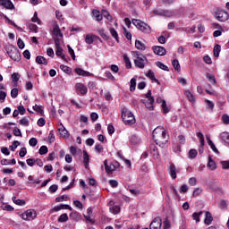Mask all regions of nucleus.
<instances>
[{
  "label": "nucleus",
  "mask_w": 229,
  "mask_h": 229,
  "mask_svg": "<svg viewBox=\"0 0 229 229\" xmlns=\"http://www.w3.org/2000/svg\"><path fill=\"white\" fill-rule=\"evenodd\" d=\"M131 143L133 144L134 146H136L137 144H140V138H139V136L137 135H132L131 137Z\"/></svg>",
  "instance_id": "36"
},
{
  "label": "nucleus",
  "mask_w": 229,
  "mask_h": 229,
  "mask_svg": "<svg viewBox=\"0 0 229 229\" xmlns=\"http://www.w3.org/2000/svg\"><path fill=\"white\" fill-rule=\"evenodd\" d=\"M222 169H229V161H221Z\"/></svg>",
  "instance_id": "64"
},
{
  "label": "nucleus",
  "mask_w": 229,
  "mask_h": 229,
  "mask_svg": "<svg viewBox=\"0 0 229 229\" xmlns=\"http://www.w3.org/2000/svg\"><path fill=\"white\" fill-rule=\"evenodd\" d=\"M156 65L159 69H162V71H169V67H167V65L164 64L162 62H157Z\"/></svg>",
  "instance_id": "45"
},
{
  "label": "nucleus",
  "mask_w": 229,
  "mask_h": 229,
  "mask_svg": "<svg viewBox=\"0 0 229 229\" xmlns=\"http://www.w3.org/2000/svg\"><path fill=\"white\" fill-rule=\"evenodd\" d=\"M17 96H19V89L14 88L11 90V97L13 98V99H15Z\"/></svg>",
  "instance_id": "61"
},
{
  "label": "nucleus",
  "mask_w": 229,
  "mask_h": 229,
  "mask_svg": "<svg viewBox=\"0 0 229 229\" xmlns=\"http://www.w3.org/2000/svg\"><path fill=\"white\" fill-rule=\"evenodd\" d=\"M60 135L64 137V139H69V131L64 128V126L61 123V127L58 129Z\"/></svg>",
  "instance_id": "20"
},
{
  "label": "nucleus",
  "mask_w": 229,
  "mask_h": 229,
  "mask_svg": "<svg viewBox=\"0 0 229 229\" xmlns=\"http://www.w3.org/2000/svg\"><path fill=\"white\" fill-rule=\"evenodd\" d=\"M184 96H186L190 103H196V98H194V95L189 89L184 90Z\"/></svg>",
  "instance_id": "22"
},
{
  "label": "nucleus",
  "mask_w": 229,
  "mask_h": 229,
  "mask_svg": "<svg viewBox=\"0 0 229 229\" xmlns=\"http://www.w3.org/2000/svg\"><path fill=\"white\" fill-rule=\"evenodd\" d=\"M132 55H134V65H136L139 69H144L146 67V62H148V58L144 56L139 51H132Z\"/></svg>",
  "instance_id": "3"
},
{
  "label": "nucleus",
  "mask_w": 229,
  "mask_h": 229,
  "mask_svg": "<svg viewBox=\"0 0 229 229\" xmlns=\"http://www.w3.org/2000/svg\"><path fill=\"white\" fill-rule=\"evenodd\" d=\"M4 19H5V22H7L8 24H11V26H14V28H17V30H20V31H22V28L17 26V24H15L13 21L10 20L8 16L4 15Z\"/></svg>",
  "instance_id": "32"
},
{
  "label": "nucleus",
  "mask_w": 229,
  "mask_h": 229,
  "mask_svg": "<svg viewBox=\"0 0 229 229\" xmlns=\"http://www.w3.org/2000/svg\"><path fill=\"white\" fill-rule=\"evenodd\" d=\"M32 22H36L37 24H42V21H40V19H38V14L37 13V12L34 13V15L31 19Z\"/></svg>",
  "instance_id": "52"
},
{
  "label": "nucleus",
  "mask_w": 229,
  "mask_h": 229,
  "mask_svg": "<svg viewBox=\"0 0 229 229\" xmlns=\"http://www.w3.org/2000/svg\"><path fill=\"white\" fill-rule=\"evenodd\" d=\"M206 139H207L208 144L211 148L212 151H214V153H216V155H219V150L217 149V148L216 147V144H214L212 140H210V137L207 136Z\"/></svg>",
  "instance_id": "18"
},
{
  "label": "nucleus",
  "mask_w": 229,
  "mask_h": 229,
  "mask_svg": "<svg viewBox=\"0 0 229 229\" xmlns=\"http://www.w3.org/2000/svg\"><path fill=\"white\" fill-rule=\"evenodd\" d=\"M0 4L8 10H13V4L10 0H0Z\"/></svg>",
  "instance_id": "17"
},
{
  "label": "nucleus",
  "mask_w": 229,
  "mask_h": 229,
  "mask_svg": "<svg viewBox=\"0 0 229 229\" xmlns=\"http://www.w3.org/2000/svg\"><path fill=\"white\" fill-rule=\"evenodd\" d=\"M123 35L127 38V40H131V32L128 31L126 27H123Z\"/></svg>",
  "instance_id": "58"
},
{
  "label": "nucleus",
  "mask_w": 229,
  "mask_h": 229,
  "mask_svg": "<svg viewBox=\"0 0 229 229\" xmlns=\"http://www.w3.org/2000/svg\"><path fill=\"white\" fill-rule=\"evenodd\" d=\"M7 55L13 60L14 62H19L21 60V53L19 52V49L17 47L10 45L6 47Z\"/></svg>",
  "instance_id": "5"
},
{
  "label": "nucleus",
  "mask_w": 229,
  "mask_h": 229,
  "mask_svg": "<svg viewBox=\"0 0 229 229\" xmlns=\"http://www.w3.org/2000/svg\"><path fill=\"white\" fill-rule=\"evenodd\" d=\"M122 119L127 126H131V124H135L136 122L133 113L126 108H123L122 111Z\"/></svg>",
  "instance_id": "2"
},
{
  "label": "nucleus",
  "mask_w": 229,
  "mask_h": 229,
  "mask_svg": "<svg viewBox=\"0 0 229 229\" xmlns=\"http://www.w3.org/2000/svg\"><path fill=\"white\" fill-rule=\"evenodd\" d=\"M150 229H162V218L157 216L149 225Z\"/></svg>",
  "instance_id": "11"
},
{
  "label": "nucleus",
  "mask_w": 229,
  "mask_h": 229,
  "mask_svg": "<svg viewBox=\"0 0 229 229\" xmlns=\"http://www.w3.org/2000/svg\"><path fill=\"white\" fill-rule=\"evenodd\" d=\"M196 157H198V150L194 149V148H191L190 151H189V157L190 158H196Z\"/></svg>",
  "instance_id": "55"
},
{
  "label": "nucleus",
  "mask_w": 229,
  "mask_h": 229,
  "mask_svg": "<svg viewBox=\"0 0 229 229\" xmlns=\"http://www.w3.org/2000/svg\"><path fill=\"white\" fill-rule=\"evenodd\" d=\"M214 56L216 58H219V53H221V46L220 45H216L213 49Z\"/></svg>",
  "instance_id": "39"
},
{
  "label": "nucleus",
  "mask_w": 229,
  "mask_h": 229,
  "mask_svg": "<svg viewBox=\"0 0 229 229\" xmlns=\"http://www.w3.org/2000/svg\"><path fill=\"white\" fill-rule=\"evenodd\" d=\"M205 103L207 104V108H209V110H211V112L214 110V102L208 100V99H206L205 100Z\"/></svg>",
  "instance_id": "59"
},
{
  "label": "nucleus",
  "mask_w": 229,
  "mask_h": 229,
  "mask_svg": "<svg viewBox=\"0 0 229 229\" xmlns=\"http://www.w3.org/2000/svg\"><path fill=\"white\" fill-rule=\"evenodd\" d=\"M218 207L221 210H226V208H228V206L226 205V200H220Z\"/></svg>",
  "instance_id": "57"
},
{
  "label": "nucleus",
  "mask_w": 229,
  "mask_h": 229,
  "mask_svg": "<svg viewBox=\"0 0 229 229\" xmlns=\"http://www.w3.org/2000/svg\"><path fill=\"white\" fill-rule=\"evenodd\" d=\"M206 78L213 85L216 84V76H214V74L207 73Z\"/></svg>",
  "instance_id": "50"
},
{
  "label": "nucleus",
  "mask_w": 229,
  "mask_h": 229,
  "mask_svg": "<svg viewBox=\"0 0 229 229\" xmlns=\"http://www.w3.org/2000/svg\"><path fill=\"white\" fill-rule=\"evenodd\" d=\"M28 181L30 185H38L40 183V179H35L33 175H29Z\"/></svg>",
  "instance_id": "26"
},
{
  "label": "nucleus",
  "mask_w": 229,
  "mask_h": 229,
  "mask_svg": "<svg viewBox=\"0 0 229 229\" xmlns=\"http://www.w3.org/2000/svg\"><path fill=\"white\" fill-rule=\"evenodd\" d=\"M146 76L147 78H149V80H151L152 81H155L156 83H159L158 80L155 78V72H153V71L148 70Z\"/></svg>",
  "instance_id": "28"
},
{
  "label": "nucleus",
  "mask_w": 229,
  "mask_h": 229,
  "mask_svg": "<svg viewBox=\"0 0 229 229\" xmlns=\"http://www.w3.org/2000/svg\"><path fill=\"white\" fill-rule=\"evenodd\" d=\"M215 17L220 22H225V21H228L229 14L225 10L216 9V11L215 12Z\"/></svg>",
  "instance_id": "7"
},
{
  "label": "nucleus",
  "mask_w": 229,
  "mask_h": 229,
  "mask_svg": "<svg viewBox=\"0 0 229 229\" xmlns=\"http://www.w3.org/2000/svg\"><path fill=\"white\" fill-rule=\"evenodd\" d=\"M47 151H49V149L47 148V146L43 145L40 147L38 153L39 155H47Z\"/></svg>",
  "instance_id": "48"
},
{
  "label": "nucleus",
  "mask_w": 229,
  "mask_h": 229,
  "mask_svg": "<svg viewBox=\"0 0 229 229\" xmlns=\"http://www.w3.org/2000/svg\"><path fill=\"white\" fill-rule=\"evenodd\" d=\"M153 52L155 55H157V56H165V55L167 53L165 48L160 46L153 47Z\"/></svg>",
  "instance_id": "12"
},
{
  "label": "nucleus",
  "mask_w": 229,
  "mask_h": 229,
  "mask_svg": "<svg viewBox=\"0 0 229 229\" xmlns=\"http://www.w3.org/2000/svg\"><path fill=\"white\" fill-rule=\"evenodd\" d=\"M168 173L172 180H176V174L178 171L176 170V165L174 163L170 164V167L168 168Z\"/></svg>",
  "instance_id": "14"
},
{
  "label": "nucleus",
  "mask_w": 229,
  "mask_h": 229,
  "mask_svg": "<svg viewBox=\"0 0 229 229\" xmlns=\"http://www.w3.org/2000/svg\"><path fill=\"white\" fill-rule=\"evenodd\" d=\"M53 39L55 41V47H62V42L64 40V38L53 37Z\"/></svg>",
  "instance_id": "40"
},
{
  "label": "nucleus",
  "mask_w": 229,
  "mask_h": 229,
  "mask_svg": "<svg viewBox=\"0 0 229 229\" xmlns=\"http://www.w3.org/2000/svg\"><path fill=\"white\" fill-rule=\"evenodd\" d=\"M152 135L157 146L164 147L169 140V134H167V131L162 126L157 127L153 131Z\"/></svg>",
  "instance_id": "1"
},
{
  "label": "nucleus",
  "mask_w": 229,
  "mask_h": 229,
  "mask_svg": "<svg viewBox=\"0 0 229 229\" xmlns=\"http://www.w3.org/2000/svg\"><path fill=\"white\" fill-rule=\"evenodd\" d=\"M85 42L86 44H89V46L94 44V37H92V35L89 34L86 35Z\"/></svg>",
  "instance_id": "46"
},
{
  "label": "nucleus",
  "mask_w": 229,
  "mask_h": 229,
  "mask_svg": "<svg viewBox=\"0 0 229 229\" xmlns=\"http://www.w3.org/2000/svg\"><path fill=\"white\" fill-rule=\"evenodd\" d=\"M29 144L30 146H31L32 148H35V146H37V144H38V140H37V138H31L29 140Z\"/></svg>",
  "instance_id": "63"
},
{
  "label": "nucleus",
  "mask_w": 229,
  "mask_h": 229,
  "mask_svg": "<svg viewBox=\"0 0 229 229\" xmlns=\"http://www.w3.org/2000/svg\"><path fill=\"white\" fill-rule=\"evenodd\" d=\"M135 47L136 49H139L140 51H146V45L142 43L140 40L135 41Z\"/></svg>",
  "instance_id": "24"
},
{
  "label": "nucleus",
  "mask_w": 229,
  "mask_h": 229,
  "mask_svg": "<svg viewBox=\"0 0 229 229\" xmlns=\"http://www.w3.org/2000/svg\"><path fill=\"white\" fill-rule=\"evenodd\" d=\"M202 214H203V211L194 212L192 214L193 220L196 221V223H199V221H200L199 217H201Z\"/></svg>",
  "instance_id": "38"
},
{
  "label": "nucleus",
  "mask_w": 229,
  "mask_h": 229,
  "mask_svg": "<svg viewBox=\"0 0 229 229\" xmlns=\"http://www.w3.org/2000/svg\"><path fill=\"white\" fill-rule=\"evenodd\" d=\"M12 200L13 203H15V205H19L20 207H24V205H26L25 199H17V197H13Z\"/></svg>",
  "instance_id": "27"
},
{
  "label": "nucleus",
  "mask_w": 229,
  "mask_h": 229,
  "mask_svg": "<svg viewBox=\"0 0 229 229\" xmlns=\"http://www.w3.org/2000/svg\"><path fill=\"white\" fill-rule=\"evenodd\" d=\"M37 64H39L40 65H47V59L42 55H38L36 57Z\"/></svg>",
  "instance_id": "25"
},
{
  "label": "nucleus",
  "mask_w": 229,
  "mask_h": 229,
  "mask_svg": "<svg viewBox=\"0 0 229 229\" xmlns=\"http://www.w3.org/2000/svg\"><path fill=\"white\" fill-rule=\"evenodd\" d=\"M53 37L64 38V33H62L60 26H58L57 24L53 27L52 38Z\"/></svg>",
  "instance_id": "13"
},
{
  "label": "nucleus",
  "mask_w": 229,
  "mask_h": 229,
  "mask_svg": "<svg viewBox=\"0 0 229 229\" xmlns=\"http://www.w3.org/2000/svg\"><path fill=\"white\" fill-rule=\"evenodd\" d=\"M208 167L211 171H216V169H217V165H216V161H214V159H212V157H208Z\"/></svg>",
  "instance_id": "23"
},
{
  "label": "nucleus",
  "mask_w": 229,
  "mask_h": 229,
  "mask_svg": "<svg viewBox=\"0 0 229 229\" xmlns=\"http://www.w3.org/2000/svg\"><path fill=\"white\" fill-rule=\"evenodd\" d=\"M74 72L78 74V76H83V77L94 76L93 73H90L89 72H87L81 68H75Z\"/></svg>",
  "instance_id": "15"
},
{
  "label": "nucleus",
  "mask_w": 229,
  "mask_h": 229,
  "mask_svg": "<svg viewBox=\"0 0 229 229\" xmlns=\"http://www.w3.org/2000/svg\"><path fill=\"white\" fill-rule=\"evenodd\" d=\"M92 17H95L98 21H103V13H100L99 10L94 9L92 11Z\"/></svg>",
  "instance_id": "21"
},
{
  "label": "nucleus",
  "mask_w": 229,
  "mask_h": 229,
  "mask_svg": "<svg viewBox=\"0 0 229 229\" xmlns=\"http://www.w3.org/2000/svg\"><path fill=\"white\" fill-rule=\"evenodd\" d=\"M12 80L13 83H17L21 80V75L18 72H14L12 74Z\"/></svg>",
  "instance_id": "54"
},
{
  "label": "nucleus",
  "mask_w": 229,
  "mask_h": 229,
  "mask_svg": "<svg viewBox=\"0 0 229 229\" xmlns=\"http://www.w3.org/2000/svg\"><path fill=\"white\" fill-rule=\"evenodd\" d=\"M172 65H173V67L175 71H181V69H182V67L180 66V62L178 61V59H174L172 62Z\"/></svg>",
  "instance_id": "42"
},
{
  "label": "nucleus",
  "mask_w": 229,
  "mask_h": 229,
  "mask_svg": "<svg viewBox=\"0 0 229 229\" xmlns=\"http://www.w3.org/2000/svg\"><path fill=\"white\" fill-rule=\"evenodd\" d=\"M151 149V155H153L155 158H158L160 154L158 153V149H157V147L152 146Z\"/></svg>",
  "instance_id": "53"
},
{
  "label": "nucleus",
  "mask_w": 229,
  "mask_h": 229,
  "mask_svg": "<svg viewBox=\"0 0 229 229\" xmlns=\"http://www.w3.org/2000/svg\"><path fill=\"white\" fill-rule=\"evenodd\" d=\"M110 33L113 37V38H114V40H116V42H119V34L117 33V30H115V29L112 28L110 29Z\"/></svg>",
  "instance_id": "41"
},
{
  "label": "nucleus",
  "mask_w": 229,
  "mask_h": 229,
  "mask_svg": "<svg viewBox=\"0 0 229 229\" xmlns=\"http://www.w3.org/2000/svg\"><path fill=\"white\" fill-rule=\"evenodd\" d=\"M132 24L138 30H140V31H142V33H148V34L151 33V27L140 20L133 19Z\"/></svg>",
  "instance_id": "4"
},
{
  "label": "nucleus",
  "mask_w": 229,
  "mask_h": 229,
  "mask_svg": "<svg viewBox=\"0 0 229 229\" xmlns=\"http://www.w3.org/2000/svg\"><path fill=\"white\" fill-rule=\"evenodd\" d=\"M169 228H171V222L169 221V218H165V220L163 222V229Z\"/></svg>",
  "instance_id": "62"
},
{
  "label": "nucleus",
  "mask_w": 229,
  "mask_h": 229,
  "mask_svg": "<svg viewBox=\"0 0 229 229\" xmlns=\"http://www.w3.org/2000/svg\"><path fill=\"white\" fill-rule=\"evenodd\" d=\"M154 15H159L160 17H171L173 13L164 9H156L152 12Z\"/></svg>",
  "instance_id": "10"
},
{
  "label": "nucleus",
  "mask_w": 229,
  "mask_h": 229,
  "mask_svg": "<svg viewBox=\"0 0 229 229\" xmlns=\"http://www.w3.org/2000/svg\"><path fill=\"white\" fill-rule=\"evenodd\" d=\"M161 108L163 110V113L169 114L170 109L167 106V103L165 102V100H161Z\"/></svg>",
  "instance_id": "35"
},
{
  "label": "nucleus",
  "mask_w": 229,
  "mask_h": 229,
  "mask_svg": "<svg viewBox=\"0 0 229 229\" xmlns=\"http://www.w3.org/2000/svg\"><path fill=\"white\" fill-rule=\"evenodd\" d=\"M212 221H214V217H212V214H210V212L208 211H206L204 223L208 225V226H209V225H212Z\"/></svg>",
  "instance_id": "19"
},
{
  "label": "nucleus",
  "mask_w": 229,
  "mask_h": 229,
  "mask_svg": "<svg viewBox=\"0 0 229 229\" xmlns=\"http://www.w3.org/2000/svg\"><path fill=\"white\" fill-rule=\"evenodd\" d=\"M101 13H102V17H105V19H106L107 21H109L110 22H112L113 21V17L111 16L110 13H108V11L103 9L101 11Z\"/></svg>",
  "instance_id": "31"
},
{
  "label": "nucleus",
  "mask_w": 229,
  "mask_h": 229,
  "mask_svg": "<svg viewBox=\"0 0 229 229\" xmlns=\"http://www.w3.org/2000/svg\"><path fill=\"white\" fill-rule=\"evenodd\" d=\"M75 90L81 96H85V94H87V92H89L87 86H85V84H83L81 82H78L75 84Z\"/></svg>",
  "instance_id": "9"
},
{
  "label": "nucleus",
  "mask_w": 229,
  "mask_h": 229,
  "mask_svg": "<svg viewBox=\"0 0 229 229\" xmlns=\"http://www.w3.org/2000/svg\"><path fill=\"white\" fill-rule=\"evenodd\" d=\"M220 139L223 142H225V144H229V132L224 131L220 133Z\"/></svg>",
  "instance_id": "29"
},
{
  "label": "nucleus",
  "mask_w": 229,
  "mask_h": 229,
  "mask_svg": "<svg viewBox=\"0 0 229 229\" xmlns=\"http://www.w3.org/2000/svg\"><path fill=\"white\" fill-rule=\"evenodd\" d=\"M60 69H61V71H63L66 74H71V68L69 66H67L65 64H61Z\"/></svg>",
  "instance_id": "49"
},
{
  "label": "nucleus",
  "mask_w": 229,
  "mask_h": 229,
  "mask_svg": "<svg viewBox=\"0 0 229 229\" xmlns=\"http://www.w3.org/2000/svg\"><path fill=\"white\" fill-rule=\"evenodd\" d=\"M33 110L35 112H38V114H43L44 113V107L42 106L35 105L32 106Z\"/></svg>",
  "instance_id": "51"
},
{
  "label": "nucleus",
  "mask_w": 229,
  "mask_h": 229,
  "mask_svg": "<svg viewBox=\"0 0 229 229\" xmlns=\"http://www.w3.org/2000/svg\"><path fill=\"white\" fill-rule=\"evenodd\" d=\"M123 60L125 62V67L127 69H131V61H130V57H128L126 55H124Z\"/></svg>",
  "instance_id": "43"
},
{
  "label": "nucleus",
  "mask_w": 229,
  "mask_h": 229,
  "mask_svg": "<svg viewBox=\"0 0 229 229\" xmlns=\"http://www.w3.org/2000/svg\"><path fill=\"white\" fill-rule=\"evenodd\" d=\"M24 221H33L37 217V211L35 209H28L21 215Z\"/></svg>",
  "instance_id": "6"
},
{
  "label": "nucleus",
  "mask_w": 229,
  "mask_h": 229,
  "mask_svg": "<svg viewBox=\"0 0 229 229\" xmlns=\"http://www.w3.org/2000/svg\"><path fill=\"white\" fill-rule=\"evenodd\" d=\"M89 157L86 150L83 151V164L86 169L89 167Z\"/></svg>",
  "instance_id": "33"
},
{
  "label": "nucleus",
  "mask_w": 229,
  "mask_h": 229,
  "mask_svg": "<svg viewBox=\"0 0 229 229\" xmlns=\"http://www.w3.org/2000/svg\"><path fill=\"white\" fill-rule=\"evenodd\" d=\"M70 217L73 221H80V217H81V215H80V213H78V211H73L70 214Z\"/></svg>",
  "instance_id": "34"
},
{
  "label": "nucleus",
  "mask_w": 229,
  "mask_h": 229,
  "mask_svg": "<svg viewBox=\"0 0 229 229\" xmlns=\"http://www.w3.org/2000/svg\"><path fill=\"white\" fill-rule=\"evenodd\" d=\"M104 165H105L106 172L107 173V174H112L114 173V171H115L117 169V167H119V163L114 162V163H111L110 165H108V161L105 160Z\"/></svg>",
  "instance_id": "8"
},
{
  "label": "nucleus",
  "mask_w": 229,
  "mask_h": 229,
  "mask_svg": "<svg viewBox=\"0 0 229 229\" xmlns=\"http://www.w3.org/2000/svg\"><path fill=\"white\" fill-rule=\"evenodd\" d=\"M135 87H137V80L135 78H132L131 80V86H130L131 92H134Z\"/></svg>",
  "instance_id": "47"
},
{
  "label": "nucleus",
  "mask_w": 229,
  "mask_h": 229,
  "mask_svg": "<svg viewBox=\"0 0 229 229\" xmlns=\"http://www.w3.org/2000/svg\"><path fill=\"white\" fill-rule=\"evenodd\" d=\"M20 124H21V126H30V120H28L26 117H23L20 120Z\"/></svg>",
  "instance_id": "60"
},
{
  "label": "nucleus",
  "mask_w": 229,
  "mask_h": 229,
  "mask_svg": "<svg viewBox=\"0 0 229 229\" xmlns=\"http://www.w3.org/2000/svg\"><path fill=\"white\" fill-rule=\"evenodd\" d=\"M56 47V51H55L56 56H61L63 60H66L65 55H64V48H62V47Z\"/></svg>",
  "instance_id": "30"
},
{
  "label": "nucleus",
  "mask_w": 229,
  "mask_h": 229,
  "mask_svg": "<svg viewBox=\"0 0 229 229\" xmlns=\"http://www.w3.org/2000/svg\"><path fill=\"white\" fill-rule=\"evenodd\" d=\"M21 146V142L14 140L13 143L9 147L11 151H15L17 149V147Z\"/></svg>",
  "instance_id": "56"
},
{
  "label": "nucleus",
  "mask_w": 229,
  "mask_h": 229,
  "mask_svg": "<svg viewBox=\"0 0 229 229\" xmlns=\"http://www.w3.org/2000/svg\"><path fill=\"white\" fill-rule=\"evenodd\" d=\"M98 35L104 38V40H108L109 37L105 33V29H99L98 30Z\"/></svg>",
  "instance_id": "44"
},
{
  "label": "nucleus",
  "mask_w": 229,
  "mask_h": 229,
  "mask_svg": "<svg viewBox=\"0 0 229 229\" xmlns=\"http://www.w3.org/2000/svg\"><path fill=\"white\" fill-rule=\"evenodd\" d=\"M67 221H69L67 213L62 214L58 218V223H67Z\"/></svg>",
  "instance_id": "37"
},
{
  "label": "nucleus",
  "mask_w": 229,
  "mask_h": 229,
  "mask_svg": "<svg viewBox=\"0 0 229 229\" xmlns=\"http://www.w3.org/2000/svg\"><path fill=\"white\" fill-rule=\"evenodd\" d=\"M142 103H144L146 108L148 110L152 111L153 110V104L155 103V98H148L147 100H142Z\"/></svg>",
  "instance_id": "16"
}]
</instances>
